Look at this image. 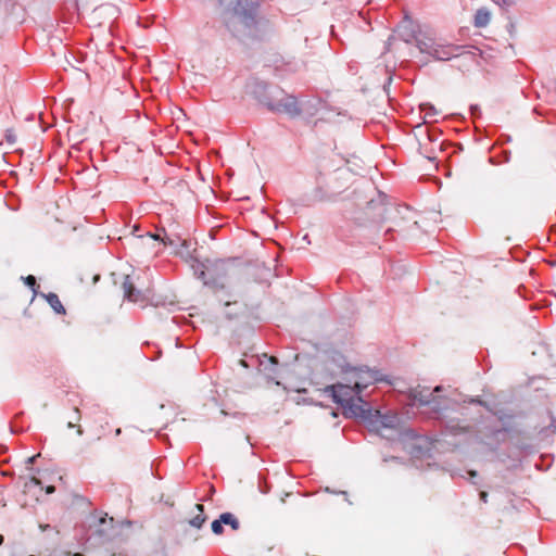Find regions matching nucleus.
<instances>
[{
	"mask_svg": "<svg viewBox=\"0 0 556 556\" xmlns=\"http://www.w3.org/2000/svg\"><path fill=\"white\" fill-rule=\"evenodd\" d=\"M240 364H241L242 366H247V364H245V362H244L243 359H241V361H240Z\"/></svg>",
	"mask_w": 556,
	"mask_h": 556,
	"instance_id": "35",
	"label": "nucleus"
},
{
	"mask_svg": "<svg viewBox=\"0 0 556 556\" xmlns=\"http://www.w3.org/2000/svg\"><path fill=\"white\" fill-rule=\"evenodd\" d=\"M470 431L469 425H464L459 420L451 419L445 425V432L452 437H466Z\"/></svg>",
	"mask_w": 556,
	"mask_h": 556,
	"instance_id": "11",
	"label": "nucleus"
},
{
	"mask_svg": "<svg viewBox=\"0 0 556 556\" xmlns=\"http://www.w3.org/2000/svg\"><path fill=\"white\" fill-rule=\"evenodd\" d=\"M480 500L483 502V503H486L488 502V493L485 491H481L480 494Z\"/></svg>",
	"mask_w": 556,
	"mask_h": 556,
	"instance_id": "25",
	"label": "nucleus"
},
{
	"mask_svg": "<svg viewBox=\"0 0 556 556\" xmlns=\"http://www.w3.org/2000/svg\"><path fill=\"white\" fill-rule=\"evenodd\" d=\"M54 486H48L47 488V493H53L54 492Z\"/></svg>",
	"mask_w": 556,
	"mask_h": 556,
	"instance_id": "31",
	"label": "nucleus"
},
{
	"mask_svg": "<svg viewBox=\"0 0 556 556\" xmlns=\"http://www.w3.org/2000/svg\"><path fill=\"white\" fill-rule=\"evenodd\" d=\"M420 111L424 114L425 123L435 122L438 116L437 109L429 103L420 104Z\"/></svg>",
	"mask_w": 556,
	"mask_h": 556,
	"instance_id": "16",
	"label": "nucleus"
},
{
	"mask_svg": "<svg viewBox=\"0 0 556 556\" xmlns=\"http://www.w3.org/2000/svg\"><path fill=\"white\" fill-rule=\"evenodd\" d=\"M223 530V523L219 521V519H216L212 522V531L215 534H222Z\"/></svg>",
	"mask_w": 556,
	"mask_h": 556,
	"instance_id": "22",
	"label": "nucleus"
},
{
	"mask_svg": "<svg viewBox=\"0 0 556 556\" xmlns=\"http://www.w3.org/2000/svg\"><path fill=\"white\" fill-rule=\"evenodd\" d=\"M195 515L189 520V525L195 529H201L204 522L206 521V517L204 515V506L202 504H197L194 506Z\"/></svg>",
	"mask_w": 556,
	"mask_h": 556,
	"instance_id": "12",
	"label": "nucleus"
},
{
	"mask_svg": "<svg viewBox=\"0 0 556 556\" xmlns=\"http://www.w3.org/2000/svg\"><path fill=\"white\" fill-rule=\"evenodd\" d=\"M470 403H478V404H483L480 400L478 399H471L470 400Z\"/></svg>",
	"mask_w": 556,
	"mask_h": 556,
	"instance_id": "30",
	"label": "nucleus"
},
{
	"mask_svg": "<svg viewBox=\"0 0 556 556\" xmlns=\"http://www.w3.org/2000/svg\"><path fill=\"white\" fill-rule=\"evenodd\" d=\"M123 290H124V298L128 300L129 302L134 303H143L146 300L144 293H142L140 290L136 289L130 276H126L125 280L123 282Z\"/></svg>",
	"mask_w": 556,
	"mask_h": 556,
	"instance_id": "10",
	"label": "nucleus"
},
{
	"mask_svg": "<svg viewBox=\"0 0 556 556\" xmlns=\"http://www.w3.org/2000/svg\"><path fill=\"white\" fill-rule=\"evenodd\" d=\"M257 87H258L260 89H263V90H266V89H267V85H266V84H263V83H262V84H257Z\"/></svg>",
	"mask_w": 556,
	"mask_h": 556,
	"instance_id": "28",
	"label": "nucleus"
},
{
	"mask_svg": "<svg viewBox=\"0 0 556 556\" xmlns=\"http://www.w3.org/2000/svg\"><path fill=\"white\" fill-rule=\"evenodd\" d=\"M378 198H379L378 199V203L375 200H370L368 202V207L369 208H376V206H378V216L383 218L384 213L388 211V207L384 204V201H386L387 197L384 194H382V193H379Z\"/></svg>",
	"mask_w": 556,
	"mask_h": 556,
	"instance_id": "17",
	"label": "nucleus"
},
{
	"mask_svg": "<svg viewBox=\"0 0 556 556\" xmlns=\"http://www.w3.org/2000/svg\"><path fill=\"white\" fill-rule=\"evenodd\" d=\"M3 541H4L3 536L0 535V545H2Z\"/></svg>",
	"mask_w": 556,
	"mask_h": 556,
	"instance_id": "34",
	"label": "nucleus"
},
{
	"mask_svg": "<svg viewBox=\"0 0 556 556\" xmlns=\"http://www.w3.org/2000/svg\"><path fill=\"white\" fill-rule=\"evenodd\" d=\"M219 521L224 525H229L233 530L239 529V521L231 513H224L219 516Z\"/></svg>",
	"mask_w": 556,
	"mask_h": 556,
	"instance_id": "18",
	"label": "nucleus"
},
{
	"mask_svg": "<svg viewBox=\"0 0 556 556\" xmlns=\"http://www.w3.org/2000/svg\"><path fill=\"white\" fill-rule=\"evenodd\" d=\"M223 12V21L233 37L244 39L256 36L258 2H231Z\"/></svg>",
	"mask_w": 556,
	"mask_h": 556,
	"instance_id": "1",
	"label": "nucleus"
},
{
	"mask_svg": "<svg viewBox=\"0 0 556 556\" xmlns=\"http://www.w3.org/2000/svg\"><path fill=\"white\" fill-rule=\"evenodd\" d=\"M56 314H65V308L55 293L42 294Z\"/></svg>",
	"mask_w": 556,
	"mask_h": 556,
	"instance_id": "15",
	"label": "nucleus"
},
{
	"mask_svg": "<svg viewBox=\"0 0 556 556\" xmlns=\"http://www.w3.org/2000/svg\"><path fill=\"white\" fill-rule=\"evenodd\" d=\"M36 457H37V456H31V457H29V458H28V463H29V464H33V463L35 462Z\"/></svg>",
	"mask_w": 556,
	"mask_h": 556,
	"instance_id": "32",
	"label": "nucleus"
},
{
	"mask_svg": "<svg viewBox=\"0 0 556 556\" xmlns=\"http://www.w3.org/2000/svg\"><path fill=\"white\" fill-rule=\"evenodd\" d=\"M192 267L194 269V274L197 275V277L200 280H202L205 286L216 285L215 280H212L207 277L208 268L203 263L197 262V264L193 265Z\"/></svg>",
	"mask_w": 556,
	"mask_h": 556,
	"instance_id": "13",
	"label": "nucleus"
},
{
	"mask_svg": "<svg viewBox=\"0 0 556 556\" xmlns=\"http://www.w3.org/2000/svg\"><path fill=\"white\" fill-rule=\"evenodd\" d=\"M444 388L437 386L432 391L428 387H418L410 392L414 405L429 406L430 409L441 415L448 409H455L457 402L447 394H442Z\"/></svg>",
	"mask_w": 556,
	"mask_h": 556,
	"instance_id": "2",
	"label": "nucleus"
},
{
	"mask_svg": "<svg viewBox=\"0 0 556 556\" xmlns=\"http://www.w3.org/2000/svg\"><path fill=\"white\" fill-rule=\"evenodd\" d=\"M551 427L553 428V431L556 432V419H553Z\"/></svg>",
	"mask_w": 556,
	"mask_h": 556,
	"instance_id": "29",
	"label": "nucleus"
},
{
	"mask_svg": "<svg viewBox=\"0 0 556 556\" xmlns=\"http://www.w3.org/2000/svg\"><path fill=\"white\" fill-rule=\"evenodd\" d=\"M74 556H83V555H81V554H79V553H76Z\"/></svg>",
	"mask_w": 556,
	"mask_h": 556,
	"instance_id": "36",
	"label": "nucleus"
},
{
	"mask_svg": "<svg viewBox=\"0 0 556 556\" xmlns=\"http://www.w3.org/2000/svg\"><path fill=\"white\" fill-rule=\"evenodd\" d=\"M346 375V380L354 384L359 394L370 384L383 380L380 371L362 367H352Z\"/></svg>",
	"mask_w": 556,
	"mask_h": 556,
	"instance_id": "6",
	"label": "nucleus"
},
{
	"mask_svg": "<svg viewBox=\"0 0 556 556\" xmlns=\"http://www.w3.org/2000/svg\"><path fill=\"white\" fill-rule=\"evenodd\" d=\"M333 401L341 405L345 415L358 417L364 414L368 403L359 394L354 384L346 380V383H337L328 388Z\"/></svg>",
	"mask_w": 556,
	"mask_h": 556,
	"instance_id": "3",
	"label": "nucleus"
},
{
	"mask_svg": "<svg viewBox=\"0 0 556 556\" xmlns=\"http://www.w3.org/2000/svg\"><path fill=\"white\" fill-rule=\"evenodd\" d=\"M394 40V37L393 36H390L388 41H387V45H386V49H384V52H389L391 51V45H392V41Z\"/></svg>",
	"mask_w": 556,
	"mask_h": 556,
	"instance_id": "24",
	"label": "nucleus"
},
{
	"mask_svg": "<svg viewBox=\"0 0 556 556\" xmlns=\"http://www.w3.org/2000/svg\"><path fill=\"white\" fill-rule=\"evenodd\" d=\"M326 361L332 367L330 368L332 371H338L342 374H348L352 366L348 361V356L337 348H329L325 351Z\"/></svg>",
	"mask_w": 556,
	"mask_h": 556,
	"instance_id": "8",
	"label": "nucleus"
},
{
	"mask_svg": "<svg viewBox=\"0 0 556 556\" xmlns=\"http://www.w3.org/2000/svg\"><path fill=\"white\" fill-rule=\"evenodd\" d=\"M490 11L486 8H480L475 14L473 24L478 28L485 27L490 23Z\"/></svg>",
	"mask_w": 556,
	"mask_h": 556,
	"instance_id": "14",
	"label": "nucleus"
},
{
	"mask_svg": "<svg viewBox=\"0 0 556 556\" xmlns=\"http://www.w3.org/2000/svg\"><path fill=\"white\" fill-rule=\"evenodd\" d=\"M417 48L421 53H426L438 61H447L459 56L463 53V46L442 45L433 38L425 37L417 40Z\"/></svg>",
	"mask_w": 556,
	"mask_h": 556,
	"instance_id": "5",
	"label": "nucleus"
},
{
	"mask_svg": "<svg viewBox=\"0 0 556 556\" xmlns=\"http://www.w3.org/2000/svg\"><path fill=\"white\" fill-rule=\"evenodd\" d=\"M68 3H70V7L67 8V10H72V15L68 18V22H73L75 18L78 20L79 18L78 2L72 1V2H68Z\"/></svg>",
	"mask_w": 556,
	"mask_h": 556,
	"instance_id": "20",
	"label": "nucleus"
},
{
	"mask_svg": "<svg viewBox=\"0 0 556 556\" xmlns=\"http://www.w3.org/2000/svg\"><path fill=\"white\" fill-rule=\"evenodd\" d=\"M148 237H150L151 239L153 240H161L160 236L159 235H151V233H148L147 235ZM162 241L165 243L164 239H162Z\"/></svg>",
	"mask_w": 556,
	"mask_h": 556,
	"instance_id": "26",
	"label": "nucleus"
},
{
	"mask_svg": "<svg viewBox=\"0 0 556 556\" xmlns=\"http://www.w3.org/2000/svg\"><path fill=\"white\" fill-rule=\"evenodd\" d=\"M397 33L405 43H409L414 40L417 42V40L420 39L417 35L419 33V26L408 17H405L399 25Z\"/></svg>",
	"mask_w": 556,
	"mask_h": 556,
	"instance_id": "9",
	"label": "nucleus"
},
{
	"mask_svg": "<svg viewBox=\"0 0 556 556\" xmlns=\"http://www.w3.org/2000/svg\"><path fill=\"white\" fill-rule=\"evenodd\" d=\"M67 427H68V428H73V427H74V424L70 421V422L67 424Z\"/></svg>",
	"mask_w": 556,
	"mask_h": 556,
	"instance_id": "33",
	"label": "nucleus"
},
{
	"mask_svg": "<svg viewBox=\"0 0 556 556\" xmlns=\"http://www.w3.org/2000/svg\"><path fill=\"white\" fill-rule=\"evenodd\" d=\"M23 280H24L25 285L28 286L33 290L34 294H36L37 293V291H36L37 283H36L35 276L29 275L27 277H23Z\"/></svg>",
	"mask_w": 556,
	"mask_h": 556,
	"instance_id": "21",
	"label": "nucleus"
},
{
	"mask_svg": "<svg viewBox=\"0 0 556 556\" xmlns=\"http://www.w3.org/2000/svg\"><path fill=\"white\" fill-rule=\"evenodd\" d=\"M5 140H7L10 144L15 143V141H16V136H15V134L13 132V130H11V129L7 130V132H5Z\"/></svg>",
	"mask_w": 556,
	"mask_h": 556,
	"instance_id": "23",
	"label": "nucleus"
},
{
	"mask_svg": "<svg viewBox=\"0 0 556 556\" xmlns=\"http://www.w3.org/2000/svg\"><path fill=\"white\" fill-rule=\"evenodd\" d=\"M96 12L106 13L111 15H115L117 13V8L112 2H105L98 5L94 9Z\"/></svg>",
	"mask_w": 556,
	"mask_h": 556,
	"instance_id": "19",
	"label": "nucleus"
},
{
	"mask_svg": "<svg viewBox=\"0 0 556 556\" xmlns=\"http://www.w3.org/2000/svg\"><path fill=\"white\" fill-rule=\"evenodd\" d=\"M364 414L359 415L364 419L370 430L379 433L381 437L392 438L393 434L400 433L401 419L396 413L381 410H372L369 404L365 407Z\"/></svg>",
	"mask_w": 556,
	"mask_h": 556,
	"instance_id": "4",
	"label": "nucleus"
},
{
	"mask_svg": "<svg viewBox=\"0 0 556 556\" xmlns=\"http://www.w3.org/2000/svg\"><path fill=\"white\" fill-rule=\"evenodd\" d=\"M468 475L470 476V479L473 480V478H476L478 476V473L476 471H468Z\"/></svg>",
	"mask_w": 556,
	"mask_h": 556,
	"instance_id": "27",
	"label": "nucleus"
},
{
	"mask_svg": "<svg viewBox=\"0 0 556 556\" xmlns=\"http://www.w3.org/2000/svg\"><path fill=\"white\" fill-rule=\"evenodd\" d=\"M260 102L267 106L270 111L286 113L290 116H296L301 113L298 100L293 96H283L278 101L260 98Z\"/></svg>",
	"mask_w": 556,
	"mask_h": 556,
	"instance_id": "7",
	"label": "nucleus"
}]
</instances>
